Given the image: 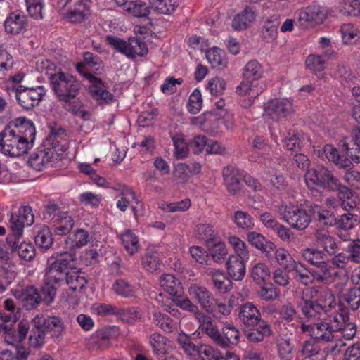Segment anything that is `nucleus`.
I'll return each mask as SVG.
<instances>
[{
	"instance_id": "1",
	"label": "nucleus",
	"mask_w": 360,
	"mask_h": 360,
	"mask_svg": "<svg viewBox=\"0 0 360 360\" xmlns=\"http://www.w3.org/2000/svg\"><path fill=\"white\" fill-rule=\"evenodd\" d=\"M36 129L32 120L19 117L11 121L0 134V150L10 156L27 153L35 139Z\"/></svg>"
},
{
	"instance_id": "2",
	"label": "nucleus",
	"mask_w": 360,
	"mask_h": 360,
	"mask_svg": "<svg viewBox=\"0 0 360 360\" xmlns=\"http://www.w3.org/2000/svg\"><path fill=\"white\" fill-rule=\"evenodd\" d=\"M65 255V254H60V257L53 262L49 260L44 270V279L41 291L43 301L46 304L53 302L57 288L65 284L66 274L70 265V262Z\"/></svg>"
},
{
	"instance_id": "3",
	"label": "nucleus",
	"mask_w": 360,
	"mask_h": 360,
	"mask_svg": "<svg viewBox=\"0 0 360 360\" xmlns=\"http://www.w3.org/2000/svg\"><path fill=\"white\" fill-rule=\"evenodd\" d=\"M50 84L60 103L75 99L82 89V83L75 76L61 70L52 75Z\"/></svg>"
},
{
	"instance_id": "4",
	"label": "nucleus",
	"mask_w": 360,
	"mask_h": 360,
	"mask_svg": "<svg viewBox=\"0 0 360 360\" xmlns=\"http://www.w3.org/2000/svg\"><path fill=\"white\" fill-rule=\"evenodd\" d=\"M263 68L257 60H250L244 67L243 79L236 89L237 94H252L259 96L264 89L262 80Z\"/></svg>"
},
{
	"instance_id": "5",
	"label": "nucleus",
	"mask_w": 360,
	"mask_h": 360,
	"mask_svg": "<svg viewBox=\"0 0 360 360\" xmlns=\"http://www.w3.org/2000/svg\"><path fill=\"white\" fill-rule=\"evenodd\" d=\"M276 208L281 218L294 229L304 230L311 221V217L306 210L292 202H282Z\"/></svg>"
},
{
	"instance_id": "6",
	"label": "nucleus",
	"mask_w": 360,
	"mask_h": 360,
	"mask_svg": "<svg viewBox=\"0 0 360 360\" xmlns=\"http://www.w3.org/2000/svg\"><path fill=\"white\" fill-rule=\"evenodd\" d=\"M106 41L116 51L131 58L136 56L143 57L148 53L146 43L140 38L130 37L127 41H124L110 35L106 37Z\"/></svg>"
},
{
	"instance_id": "7",
	"label": "nucleus",
	"mask_w": 360,
	"mask_h": 360,
	"mask_svg": "<svg viewBox=\"0 0 360 360\" xmlns=\"http://www.w3.org/2000/svg\"><path fill=\"white\" fill-rule=\"evenodd\" d=\"M338 179L332 171L323 166L309 169L304 175L305 183L309 188L319 186L330 190L336 186Z\"/></svg>"
},
{
	"instance_id": "8",
	"label": "nucleus",
	"mask_w": 360,
	"mask_h": 360,
	"mask_svg": "<svg viewBox=\"0 0 360 360\" xmlns=\"http://www.w3.org/2000/svg\"><path fill=\"white\" fill-rule=\"evenodd\" d=\"M45 94L46 91L43 86L26 88L20 85L15 91V96L18 103L26 110L32 109L37 105L43 99Z\"/></svg>"
},
{
	"instance_id": "9",
	"label": "nucleus",
	"mask_w": 360,
	"mask_h": 360,
	"mask_svg": "<svg viewBox=\"0 0 360 360\" xmlns=\"http://www.w3.org/2000/svg\"><path fill=\"white\" fill-rule=\"evenodd\" d=\"M264 114L274 120L285 118L293 112L292 101L289 98H275L264 106Z\"/></svg>"
},
{
	"instance_id": "10",
	"label": "nucleus",
	"mask_w": 360,
	"mask_h": 360,
	"mask_svg": "<svg viewBox=\"0 0 360 360\" xmlns=\"http://www.w3.org/2000/svg\"><path fill=\"white\" fill-rule=\"evenodd\" d=\"M38 323L45 333H49L54 342H60L65 331V327L62 319L59 316H49L45 317L42 314L34 316Z\"/></svg>"
},
{
	"instance_id": "11",
	"label": "nucleus",
	"mask_w": 360,
	"mask_h": 360,
	"mask_svg": "<svg viewBox=\"0 0 360 360\" xmlns=\"http://www.w3.org/2000/svg\"><path fill=\"white\" fill-rule=\"evenodd\" d=\"M211 339L217 345L223 348H229L238 345L240 332L233 323L226 322L222 328V333L217 328Z\"/></svg>"
},
{
	"instance_id": "12",
	"label": "nucleus",
	"mask_w": 360,
	"mask_h": 360,
	"mask_svg": "<svg viewBox=\"0 0 360 360\" xmlns=\"http://www.w3.org/2000/svg\"><path fill=\"white\" fill-rule=\"evenodd\" d=\"M84 76L91 83L89 87V92L99 105L109 104L113 101V95L104 89L102 82L99 78L89 72H85Z\"/></svg>"
},
{
	"instance_id": "13",
	"label": "nucleus",
	"mask_w": 360,
	"mask_h": 360,
	"mask_svg": "<svg viewBox=\"0 0 360 360\" xmlns=\"http://www.w3.org/2000/svg\"><path fill=\"white\" fill-rule=\"evenodd\" d=\"M188 292L207 313L213 312V295L206 287L193 283L188 287Z\"/></svg>"
},
{
	"instance_id": "14",
	"label": "nucleus",
	"mask_w": 360,
	"mask_h": 360,
	"mask_svg": "<svg viewBox=\"0 0 360 360\" xmlns=\"http://www.w3.org/2000/svg\"><path fill=\"white\" fill-rule=\"evenodd\" d=\"M300 328L303 333H307L312 338L318 340L329 342L334 337L333 333L326 321L311 324L302 323Z\"/></svg>"
},
{
	"instance_id": "15",
	"label": "nucleus",
	"mask_w": 360,
	"mask_h": 360,
	"mask_svg": "<svg viewBox=\"0 0 360 360\" xmlns=\"http://www.w3.org/2000/svg\"><path fill=\"white\" fill-rule=\"evenodd\" d=\"M64 16L72 22H81L88 14L86 4L83 0H67L64 5Z\"/></svg>"
},
{
	"instance_id": "16",
	"label": "nucleus",
	"mask_w": 360,
	"mask_h": 360,
	"mask_svg": "<svg viewBox=\"0 0 360 360\" xmlns=\"http://www.w3.org/2000/svg\"><path fill=\"white\" fill-rule=\"evenodd\" d=\"M30 326L27 322L20 321L18 325V330H13L11 325L4 326V340L8 345L18 348L19 345L25 340Z\"/></svg>"
},
{
	"instance_id": "17",
	"label": "nucleus",
	"mask_w": 360,
	"mask_h": 360,
	"mask_svg": "<svg viewBox=\"0 0 360 360\" xmlns=\"http://www.w3.org/2000/svg\"><path fill=\"white\" fill-rule=\"evenodd\" d=\"M57 158L53 154V150L44 148L33 152L29 158L28 162L34 169L41 171L55 162Z\"/></svg>"
},
{
	"instance_id": "18",
	"label": "nucleus",
	"mask_w": 360,
	"mask_h": 360,
	"mask_svg": "<svg viewBox=\"0 0 360 360\" xmlns=\"http://www.w3.org/2000/svg\"><path fill=\"white\" fill-rule=\"evenodd\" d=\"M306 293L309 294L311 298H316L319 305L327 312L335 305V297L332 291L328 288L312 287L306 290Z\"/></svg>"
},
{
	"instance_id": "19",
	"label": "nucleus",
	"mask_w": 360,
	"mask_h": 360,
	"mask_svg": "<svg viewBox=\"0 0 360 360\" xmlns=\"http://www.w3.org/2000/svg\"><path fill=\"white\" fill-rule=\"evenodd\" d=\"M34 223V214L30 206H22L16 213H12L10 218V226L14 227L17 232L24 229L25 226H31Z\"/></svg>"
},
{
	"instance_id": "20",
	"label": "nucleus",
	"mask_w": 360,
	"mask_h": 360,
	"mask_svg": "<svg viewBox=\"0 0 360 360\" xmlns=\"http://www.w3.org/2000/svg\"><path fill=\"white\" fill-rule=\"evenodd\" d=\"M257 11L255 8L246 6L243 11L234 15L231 27L235 31H243L249 28L255 21Z\"/></svg>"
},
{
	"instance_id": "21",
	"label": "nucleus",
	"mask_w": 360,
	"mask_h": 360,
	"mask_svg": "<svg viewBox=\"0 0 360 360\" xmlns=\"http://www.w3.org/2000/svg\"><path fill=\"white\" fill-rule=\"evenodd\" d=\"M238 319L247 327H253L262 319L257 307L252 302H246L238 309Z\"/></svg>"
},
{
	"instance_id": "22",
	"label": "nucleus",
	"mask_w": 360,
	"mask_h": 360,
	"mask_svg": "<svg viewBox=\"0 0 360 360\" xmlns=\"http://www.w3.org/2000/svg\"><path fill=\"white\" fill-rule=\"evenodd\" d=\"M298 14L300 22L306 26L321 24L326 18L325 13L317 6L302 8Z\"/></svg>"
},
{
	"instance_id": "23",
	"label": "nucleus",
	"mask_w": 360,
	"mask_h": 360,
	"mask_svg": "<svg viewBox=\"0 0 360 360\" xmlns=\"http://www.w3.org/2000/svg\"><path fill=\"white\" fill-rule=\"evenodd\" d=\"M205 273L211 278L214 288L221 293H226L232 289V281L219 269L208 267Z\"/></svg>"
},
{
	"instance_id": "24",
	"label": "nucleus",
	"mask_w": 360,
	"mask_h": 360,
	"mask_svg": "<svg viewBox=\"0 0 360 360\" xmlns=\"http://www.w3.org/2000/svg\"><path fill=\"white\" fill-rule=\"evenodd\" d=\"M238 255H230L226 261L229 275L235 281H241L246 273L245 261Z\"/></svg>"
},
{
	"instance_id": "25",
	"label": "nucleus",
	"mask_w": 360,
	"mask_h": 360,
	"mask_svg": "<svg viewBox=\"0 0 360 360\" xmlns=\"http://www.w3.org/2000/svg\"><path fill=\"white\" fill-rule=\"evenodd\" d=\"M314 238L317 245L323 248L326 252L330 255L335 253L338 248L337 243L326 229H317L314 233Z\"/></svg>"
},
{
	"instance_id": "26",
	"label": "nucleus",
	"mask_w": 360,
	"mask_h": 360,
	"mask_svg": "<svg viewBox=\"0 0 360 360\" xmlns=\"http://www.w3.org/2000/svg\"><path fill=\"white\" fill-rule=\"evenodd\" d=\"M317 269L313 271L312 276L314 280L325 284L334 283L336 278L339 276V273L331 266L327 265L326 262L316 266Z\"/></svg>"
},
{
	"instance_id": "27",
	"label": "nucleus",
	"mask_w": 360,
	"mask_h": 360,
	"mask_svg": "<svg viewBox=\"0 0 360 360\" xmlns=\"http://www.w3.org/2000/svg\"><path fill=\"white\" fill-rule=\"evenodd\" d=\"M340 303L348 309L356 311L360 309V286L350 288L340 297Z\"/></svg>"
},
{
	"instance_id": "28",
	"label": "nucleus",
	"mask_w": 360,
	"mask_h": 360,
	"mask_svg": "<svg viewBox=\"0 0 360 360\" xmlns=\"http://www.w3.org/2000/svg\"><path fill=\"white\" fill-rule=\"evenodd\" d=\"M248 241L257 250L266 253V256L275 250L274 243L266 240L263 235L255 231L249 232L247 234Z\"/></svg>"
},
{
	"instance_id": "29",
	"label": "nucleus",
	"mask_w": 360,
	"mask_h": 360,
	"mask_svg": "<svg viewBox=\"0 0 360 360\" xmlns=\"http://www.w3.org/2000/svg\"><path fill=\"white\" fill-rule=\"evenodd\" d=\"M60 214V217H56L55 220L53 221V226L55 234L63 236L70 233L74 227L75 221L68 212Z\"/></svg>"
},
{
	"instance_id": "30",
	"label": "nucleus",
	"mask_w": 360,
	"mask_h": 360,
	"mask_svg": "<svg viewBox=\"0 0 360 360\" xmlns=\"http://www.w3.org/2000/svg\"><path fill=\"white\" fill-rule=\"evenodd\" d=\"M193 237L199 241L204 242L205 245H209L218 236L211 224L200 223L195 225Z\"/></svg>"
},
{
	"instance_id": "31",
	"label": "nucleus",
	"mask_w": 360,
	"mask_h": 360,
	"mask_svg": "<svg viewBox=\"0 0 360 360\" xmlns=\"http://www.w3.org/2000/svg\"><path fill=\"white\" fill-rule=\"evenodd\" d=\"M195 319L199 324V330L205 333L209 338H212L217 328L210 315L206 314L199 308L193 314Z\"/></svg>"
},
{
	"instance_id": "32",
	"label": "nucleus",
	"mask_w": 360,
	"mask_h": 360,
	"mask_svg": "<svg viewBox=\"0 0 360 360\" xmlns=\"http://www.w3.org/2000/svg\"><path fill=\"white\" fill-rule=\"evenodd\" d=\"M201 171V165L196 162L187 163H179L174 169V174L176 177L186 181L191 176L198 174Z\"/></svg>"
},
{
	"instance_id": "33",
	"label": "nucleus",
	"mask_w": 360,
	"mask_h": 360,
	"mask_svg": "<svg viewBox=\"0 0 360 360\" xmlns=\"http://www.w3.org/2000/svg\"><path fill=\"white\" fill-rule=\"evenodd\" d=\"M27 25L25 16L18 13H11L4 22L5 30L7 32L17 34L24 30Z\"/></svg>"
},
{
	"instance_id": "34",
	"label": "nucleus",
	"mask_w": 360,
	"mask_h": 360,
	"mask_svg": "<svg viewBox=\"0 0 360 360\" xmlns=\"http://www.w3.org/2000/svg\"><path fill=\"white\" fill-rule=\"evenodd\" d=\"M20 299L22 305L27 309L31 310L37 308L41 301V296L33 286L25 288L20 293Z\"/></svg>"
},
{
	"instance_id": "35",
	"label": "nucleus",
	"mask_w": 360,
	"mask_h": 360,
	"mask_svg": "<svg viewBox=\"0 0 360 360\" xmlns=\"http://www.w3.org/2000/svg\"><path fill=\"white\" fill-rule=\"evenodd\" d=\"M206 58L211 65L217 70H224L227 67L228 59L222 49L214 47L207 51Z\"/></svg>"
},
{
	"instance_id": "36",
	"label": "nucleus",
	"mask_w": 360,
	"mask_h": 360,
	"mask_svg": "<svg viewBox=\"0 0 360 360\" xmlns=\"http://www.w3.org/2000/svg\"><path fill=\"white\" fill-rule=\"evenodd\" d=\"M87 280L80 271L75 270L68 271L66 274L65 284L73 292H81L85 288Z\"/></svg>"
},
{
	"instance_id": "37",
	"label": "nucleus",
	"mask_w": 360,
	"mask_h": 360,
	"mask_svg": "<svg viewBox=\"0 0 360 360\" xmlns=\"http://www.w3.org/2000/svg\"><path fill=\"white\" fill-rule=\"evenodd\" d=\"M160 285L165 291L172 296H176L182 292L181 284L174 275L164 274L160 278Z\"/></svg>"
},
{
	"instance_id": "38",
	"label": "nucleus",
	"mask_w": 360,
	"mask_h": 360,
	"mask_svg": "<svg viewBox=\"0 0 360 360\" xmlns=\"http://www.w3.org/2000/svg\"><path fill=\"white\" fill-rule=\"evenodd\" d=\"M238 172L232 167H226L223 169L224 184L229 191L233 195L240 190V181Z\"/></svg>"
},
{
	"instance_id": "39",
	"label": "nucleus",
	"mask_w": 360,
	"mask_h": 360,
	"mask_svg": "<svg viewBox=\"0 0 360 360\" xmlns=\"http://www.w3.org/2000/svg\"><path fill=\"white\" fill-rule=\"evenodd\" d=\"M301 310L307 319L314 320H320L321 316L326 314L325 310L316 302L308 300H303Z\"/></svg>"
},
{
	"instance_id": "40",
	"label": "nucleus",
	"mask_w": 360,
	"mask_h": 360,
	"mask_svg": "<svg viewBox=\"0 0 360 360\" xmlns=\"http://www.w3.org/2000/svg\"><path fill=\"white\" fill-rule=\"evenodd\" d=\"M46 334L34 317L32 320V329L29 336L30 346L34 348L42 347L45 343Z\"/></svg>"
},
{
	"instance_id": "41",
	"label": "nucleus",
	"mask_w": 360,
	"mask_h": 360,
	"mask_svg": "<svg viewBox=\"0 0 360 360\" xmlns=\"http://www.w3.org/2000/svg\"><path fill=\"white\" fill-rule=\"evenodd\" d=\"M250 276L257 285H264L269 280L271 271L266 264L259 262L252 267Z\"/></svg>"
},
{
	"instance_id": "42",
	"label": "nucleus",
	"mask_w": 360,
	"mask_h": 360,
	"mask_svg": "<svg viewBox=\"0 0 360 360\" xmlns=\"http://www.w3.org/2000/svg\"><path fill=\"white\" fill-rule=\"evenodd\" d=\"M206 247L208 250L210 257H212V259L217 263L221 262V259H224L228 254L225 243L219 236L209 245H206Z\"/></svg>"
},
{
	"instance_id": "43",
	"label": "nucleus",
	"mask_w": 360,
	"mask_h": 360,
	"mask_svg": "<svg viewBox=\"0 0 360 360\" xmlns=\"http://www.w3.org/2000/svg\"><path fill=\"white\" fill-rule=\"evenodd\" d=\"M89 242V234L83 229H77L72 236L65 240V244L71 250L80 248Z\"/></svg>"
},
{
	"instance_id": "44",
	"label": "nucleus",
	"mask_w": 360,
	"mask_h": 360,
	"mask_svg": "<svg viewBox=\"0 0 360 360\" xmlns=\"http://www.w3.org/2000/svg\"><path fill=\"white\" fill-rule=\"evenodd\" d=\"M290 269L294 272V278L301 283L307 285L312 283L314 278L306 266L301 262L292 261Z\"/></svg>"
},
{
	"instance_id": "45",
	"label": "nucleus",
	"mask_w": 360,
	"mask_h": 360,
	"mask_svg": "<svg viewBox=\"0 0 360 360\" xmlns=\"http://www.w3.org/2000/svg\"><path fill=\"white\" fill-rule=\"evenodd\" d=\"M124 11L134 17L145 18L149 15L150 8L146 2L136 0L129 1Z\"/></svg>"
},
{
	"instance_id": "46",
	"label": "nucleus",
	"mask_w": 360,
	"mask_h": 360,
	"mask_svg": "<svg viewBox=\"0 0 360 360\" xmlns=\"http://www.w3.org/2000/svg\"><path fill=\"white\" fill-rule=\"evenodd\" d=\"M63 108L71 112L73 115L79 117L84 120H89L91 118V113L84 108V104L79 101L75 99L68 101L63 102Z\"/></svg>"
},
{
	"instance_id": "47",
	"label": "nucleus",
	"mask_w": 360,
	"mask_h": 360,
	"mask_svg": "<svg viewBox=\"0 0 360 360\" xmlns=\"http://www.w3.org/2000/svg\"><path fill=\"white\" fill-rule=\"evenodd\" d=\"M177 341L184 352L192 357H197L200 354V345H195L192 341L190 336L184 333H179Z\"/></svg>"
},
{
	"instance_id": "48",
	"label": "nucleus",
	"mask_w": 360,
	"mask_h": 360,
	"mask_svg": "<svg viewBox=\"0 0 360 360\" xmlns=\"http://www.w3.org/2000/svg\"><path fill=\"white\" fill-rule=\"evenodd\" d=\"M122 243L126 251L131 255L139 249L140 244L137 236L131 231L127 230L120 236Z\"/></svg>"
},
{
	"instance_id": "49",
	"label": "nucleus",
	"mask_w": 360,
	"mask_h": 360,
	"mask_svg": "<svg viewBox=\"0 0 360 360\" xmlns=\"http://www.w3.org/2000/svg\"><path fill=\"white\" fill-rule=\"evenodd\" d=\"M150 3L156 11L165 15L172 13L179 6L178 0H150Z\"/></svg>"
},
{
	"instance_id": "50",
	"label": "nucleus",
	"mask_w": 360,
	"mask_h": 360,
	"mask_svg": "<svg viewBox=\"0 0 360 360\" xmlns=\"http://www.w3.org/2000/svg\"><path fill=\"white\" fill-rule=\"evenodd\" d=\"M36 245L41 250L49 249L53 244V238L49 228L43 226L35 236Z\"/></svg>"
},
{
	"instance_id": "51",
	"label": "nucleus",
	"mask_w": 360,
	"mask_h": 360,
	"mask_svg": "<svg viewBox=\"0 0 360 360\" xmlns=\"http://www.w3.org/2000/svg\"><path fill=\"white\" fill-rule=\"evenodd\" d=\"M278 22L277 20H267L264 22L262 28V36L266 42H272L278 36Z\"/></svg>"
},
{
	"instance_id": "52",
	"label": "nucleus",
	"mask_w": 360,
	"mask_h": 360,
	"mask_svg": "<svg viewBox=\"0 0 360 360\" xmlns=\"http://www.w3.org/2000/svg\"><path fill=\"white\" fill-rule=\"evenodd\" d=\"M175 148L174 155L177 159H183L189 153L188 145L186 142L184 136L176 134L172 138Z\"/></svg>"
},
{
	"instance_id": "53",
	"label": "nucleus",
	"mask_w": 360,
	"mask_h": 360,
	"mask_svg": "<svg viewBox=\"0 0 360 360\" xmlns=\"http://www.w3.org/2000/svg\"><path fill=\"white\" fill-rule=\"evenodd\" d=\"M340 32L344 44H351L360 37L359 30L351 23H345L341 26Z\"/></svg>"
},
{
	"instance_id": "54",
	"label": "nucleus",
	"mask_w": 360,
	"mask_h": 360,
	"mask_svg": "<svg viewBox=\"0 0 360 360\" xmlns=\"http://www.w3.org/2000/svg\"><path fill=\"white\" fill-rule=\"evenodd\" d=\"M302 255L309 264L318 266L323 264L325 254L314 248H305L302 250Z\"/></svg>"
},
{
	"instance_id": "55",
	"label": "nucleus",
	"mask_w": 360,
	"mask_h": 360,
	"mask_svg": "<svg viewBox=\"0 0 360 360\" xmlns=\"http://www.w3.org/2000/svg\"><path fill=\"white\" fill-rule=\"evenodd\" d=\"M228 241L234 249L236 254L233 255H238L240 258L247 260L249 259V250L244 241L236 236L229 237Z\"/></svg>"
},
{
	"instance_id": "56",
	"label": "nucleus",
	"mask_w": 360,
	"mask_h": 360,
	"mask_svg": "<svg viewBox=\"0 0 360 360\" xmlns=\"http://www.w3.org/2000/svg\"><path fill=\"white\" fill-rule=\"evenodd\" d=\"M358 223V216L350 212L341 214L336 221L338 227L344 231L354 228Z\"/></svg>"
},
{
	"instance_id": "57",
	"label": "nucleus",
	"mask_w": 360,
	"mask_h": 360,
	"mask_svg": "<svg viewBox=\"0 0 360 360\" xmlns=\"http://www.w3.org/2000/svg\"><path fill=\"white\" fill-rule=\"evenodd\" d=\"M154 323L162 330L171 333L174 328V323L172 319L160 311H155L153 314Z\"/></svg>"
},
{
	"instance_id": "58",
	"label": "nucleus",
	"mask_w": 360,
	"mask_h": 360,
	"mask_svg": "<svg viewBox=\"0 0 360 360\" xmlns=\"http://www.w3.org/2000/svg\"><path fill=\"white\" fill-rule=\"evenodd\" d=\"M117 314L127 323L133 324L142 317L141 311L137 307H130L125 309H117Z\"/></svg>"
},
{
	"instance_id": "59",
	"label": "nucleus",
	"mask_w": 360,
	"mask_h": 360,
	"mask_svg": "<svg viewBox=\"0 0 360 360\" xmlns=\"http://www.w3.org/2000/svg\"><path fill=\"white\" fill-rule=\"evenodd\" d=\"M142 265L146 271L154 273L160 269L161 262L157 254L146 253L142 259Z\"/></svg>"
},
{
	"instance_id": "60",
	"label": "nucleus",
	"mask_w": 360,
	"mask_h": 360,
	"mask_svg": "<svg viewBox=\"0 0 360 360\" xmlns=\"http://www.w3.org/2000/svg\"><path fill=\"white\" fill-rule=\"evenodd\" d=\"M25 2L31 17L38 20L43 18L44 0H25Z\"/></svg>"
},
{
	"instance_id": "61",
	"label": "nucleus",
	"mask_w": 360,
	"mask_h": 360,
	"mask_svg": "<svg viewBox=\"0 0 360 360\" xmlns=\"http://www.w3.org/2000/svg\"><path fill=\"white\" fill-rule=\"evenodd\" d=\"M189 252L192 258L200 264H209L210 255L202 247L194 245L190 248Z\"/></svg>"
},
{
	"instance_id": "62",
	"label": "nucleus",
	"mask_w": 360,
	"mask_h": 360,
	"mask_svg": "<svg viewBox=\"0 0 360 360\" xmlns=\"http://www.w3.org/2000/svg\"><path fill=\"white\" fill-rule=\"evenodd\" d=\"M226 86V83L223 78L215 77L209 80L207 89L212 95L218 96L224 93Z\"/></svg>"
},
{
	"instance_id": "63",
	"label": "nucleus",
	"mask_w": 360,
	"mask_h": 360,
	"mask_svg": "<svg viewBox=\"0 0 360 360\" xmlns=\"http://www.w3.org/2000/svg\"><path fill=\"white\" fill-rule=\"evenodd\" d=\"M234 221L239 228L243 229H251L255 225L252 217L248 212L240 210L235 212Z\"/></svg>"
},
{
	"instance_id": "64",
	"label": "nucleus",
	"mask_w": 360,
	"mask_h": 360,
	"mask_svg": "<svg viewBox=\"0 0 360 360\" xmlns=\"http://www.w3.org/2000/svg\"><path fill=\"white\" fill-rule=\"evenodd\" d=\"M112 289L116 294L122 297H131L134 295V290L131 285L123 279L117 280Z\"/></svg>"
}]
</instances>
